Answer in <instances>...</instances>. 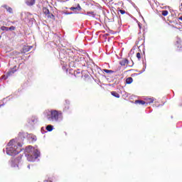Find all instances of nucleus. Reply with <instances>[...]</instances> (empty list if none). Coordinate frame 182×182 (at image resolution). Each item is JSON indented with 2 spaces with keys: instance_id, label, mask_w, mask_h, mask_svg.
Returning <instances> with one entry per match:
<instances>
[{
  "instance_id": "1",
  "label": "nucleus",
  "mask_w": 182,
  "mask_h": 182,
  "mask_svg": "<svg viewBox=\"0 0 182 182\" xmlns=\"http://www.w3.org/2000/svg\"><path fill=\"white\" fill-rule=\"evenodd\" d=\"M22 144L16 141L15 139H11L7 144L6 154L9 156H16L19 154L22 150Z\"/></svg>"
},
{
  "instance_id": "2",
  "label": "nucleus",
  "mask_w": 182,
  "mask_h": 182,
  "mask_svg": "<svg viewBox=\"0 0 182 182\" xmlns=\"http://www.w3.org/2000/svg\"><path fill=\"white\" fill-rule=\"evenodd\" d=\"M26 153H29V154L27 156V160L28 161H35L38 157H39V155L41 154V152L38 149H36L32 146H28L26 148Z\"/></svg>"
},
{
  "instance_id": "3",
  "label": "nucleus",
  "mask_w": 182,
  "mask_h": 182,
  "mask_svg": "<svg viewBox=\"0 0 182 182\" xmlns=\"http://www.w3.org/2000/svg\"><path fill=\"white\" fill-rule=\"evenodd\" d=\"M60 117H62V112L58 110H51L50 114L47 115L49 122H58Z\"/></svg>"
},
{
  "instance_id": "4",
  "label": "nucleus",
  "mask_w": 182,
  "mask_h": 182,
  "mask_svg": "<svg viewBox=\"0 0 182 182\" xmlns=\"http://www.w3.org/2000/svg\"><path fill=\"white\" fill-rule=\"evenodd\" d=\"M43 12L46 15L47 18H50V19H55V16L49 11V9L46 7L43 8Z\"/></svg>"
},
{
  "instance_id": "5",
  "label": "nucleus",
  "mask_w": 182,
  "mask_h": 182,
  "mask_svg": "<svg viewBox=\"0 0 182 182\" xmlns=\"http://www.w3.org/2000/svg\"><path fill=\"white\" fill-rule=\"evenodd\" d=\"M123 1L124 0H112V4L120 6L119 9L124 8V4L123 3Z\"/></svg>"
},
{
  "instance_id": "6",
  "label": "nucleus",
  "mask_w": 182,
  "mask_h": 182,
  "mask_svg": "<svg viewBox=\"0 0 182 182\" xmlns=\"http://www.w3.org/2000/svg\"><path fill=\"white\" fill-rule=\"evenodd\" d=\"M121 66H129V60L124 58L119 61Z\"/></svg>"
},
{
  "instance_id": "7",
  "label": "nucleus",
  "mask_w": 182,
  "mask_h": 182,
  "mask_svg": "<svg viewBox=\"0 0 182 182\" xmlns=\"http://www.w3.org/2000/svg\"><path fill=\"white\" fill-rule=\"evenodd\" d=\"M70 9L74 12H80V11H82V7L80 6V4H78L76 7H70Z\"/></svg>"
},
{
  "instance_id": "8",
  "label": "nucleus",
  "mask_w": 182,
  "mask_h": 182,
  "mask_svg": "<svg viewBox=\"0 0 182 182\" xmlns=\"http://www.w3.org/2000/svg\"><path fill=\"white\" fill-rule=\"evenodd\" d=\"M16 72V65H15L13 68H11L8 73L7 76L5 79H6L9 76H11V75H14Z\"/></svg>"
},
{
  "instance_id": "9",
  "label": "nucleus",
  "mask_w": 182,
  "mask_h": 182,
  "mask_svg": "<svg viewBox=\"0 0 182 182\" xmlns=\"http://www.w3.org/2000/svg\"><path fill=\"white\" fill-rule=\"evenodd\" d=\"M31 49H32L31 46H26L23 48V53H26L27 52H29V50H31Z\"/></svg>"
},
{
  "instance_id": "10",
  "label": "nucleus",
  "mask_w": 182,
  "mask_h": 182,
  "mask_svg": "<svg viewBox=\"0 0 182 182\" xmlns=\"http://www.w3.org/2000/svg\"><path fill=\"white\" fill-rule=\"evenodd\" d=\"M74 75L75 77H83V75H82V73H80V70L75 71Z\"/></svg>"
},
{
  "instance_id": "11",
  "label": "nucleus",
  "mask_w": 182,
  "mask_h": 182,
  "mask_svg": "<svg viewBox=\"0 0 182 182\" xmlns=\"http://www.w3.org/2000/svg\"><path fill=\"white\" fill-rule=\"evenodd\" d=\"M26 4L29 6H32V5H35V0H26Z\"/></svg>"
},
{
  "instance_id": "12",
  "label": "nucleus",
  "mask_w": 182,
  "mask_h": 182,
  "mask_svg": "<svg viewBox=\"0 0 182 182\" xmlns=\"http://www.w3.org/2000/svg\"><path fill=\"white\" fill-rule=\"evenodd\" d=\"M3 7L5 8V9H6L7 12H9V14H13V10L12 8H11L10 6H7V5H4L3 6Z\"/></svg>"
},
{
  "instance_id": "13",
  "label": "nucleus",
  "mask_w": 182,
  "mask_h": 182,
  "mask_svg": "<svg viewBox=\"0 0 182 182\" xmlns=\"http://www.w3.org/2000/svg\"><path fill=\"white\" fill-rule=\"evenodd\" d=\"M176 51L177 52H182V46H181V44L178 43H176Z\"/></svg>"
},
{
  "instance_id": "14",
  "label": "nucleus",
  "mask_w": 182,
  "mask_h": 182,
  "mask_svg": "<svg viewBox=\"0 0 182 182\" xmlns=\"http://www.w3.org/2000/svg\"><path fill=\"white\" fill-rule=\"evenodd\" d=\"M112 96H114V97H117V99H119L120 97V95L117 93L116 91L111 92Z\"/></svg>"
},
{
  "instance_id": "15",
  "label": "nucleus",
  "mask_w": 182,
  "mask_h": 182,
  "mask_svg": "<svg viewBox=\"0 0 182 182\" xmlns=\"http://www.w3.org/2000/svg\"><path fill=\"white\" fill-rule=\"evenodd\" d=\"M131 83H133V77H129L127 78V80H126V84H127V85H131Z\"/></svg>"
},
{
  "instance_id": "16",
  "label": "nucleus",
  "mask_w": 182,
  "mask_h": 182,
  "mask_svg": "<svg viewBox=\"0 0 182 182\" xmlns=\"http://www.w3.org/2000/svg\"><path fill=\"white\" fill-rule=\"evenodd\" d=\"M46 129L48 132H52L53 130V126L48 125Z\"/></svg>"
},
{
  "instance_id": "17",
  "label": "nucleus",
  "mask_w": 182,
  "mask_h": 182,
  "mask_svg": "<svg viewBox=\"0 0 182 182\" xmlns=\"http://www.w3.org/2000/svg\"><path fill=\"white\" fill-rule=\"evenodd\" d=\"M135 103L136 104H137L138 103V105H144L145 103H146V102L145 101H143V100H136L135 101Z\"/></svg>"
},
{
  "instance_id": "18",
  "label": "nucleus",
  "mask_w": 182,
  "mask_h": 182,
  "mask_svg": "<svg viewBox=\"0 0 182 182\" xmlns=\"http://www.w3.org/2000/svg\"><path fill=\"white\" fill-rule=\"evenodd\" d=\"M161 14H162L163 16H167V15H168V11L164 10L161 11Z\"/></svg>"
},
{
  "instance_id": "19",
  "label": "nucleus",
  "mask_w": 182,
  "mask_h": 182,
  "mask_svg": "<svg viewBox=\"0 0 182 182\" xmlns=\"http://www.w3.org/2000/svg\"><path fill=\"white\" fill-rule=\"evenodd\" d=\"M87 15H88V16H95V12L88 11V12H87Z\"/></svg>"
},
{
  "instance_id": "20",
  "label": "nucleus",
  "mask_w": 182,
  "mask_h": 182,
  "mask_svg": "<svg viewBox=\"0 0 182 182\" xmlns=\"http://www.w3.org/2000/svg\"><path fill=\"white\" fill-rule=\"evenodd\" d=\"M1 31H9V28L5 26H3L1 27Z\"/></svg>"
},
{
  "instance_id": "21",
  "label": "nucleus",
  "mask_w": 182,
  "mask_h": 182,
  "mask_svg": "<svg viewBox=\"0 0 182 182\" xmlns=\"http://www.w3.org/2000/svg\"><path fill=\"white\" fill-rule=\"evenodd\" d=\"M136 58L139 60H140L141 59V53H136Z\"/></svg>"
},
{
  "instance_id": "22",
  "label": "nucleus",
  "mask_w": 182,
  "mask_h": 182,
  "mask_svg": "<svg viewBox=\"0 0 182 182\" xmlns=\"http://www.w3.org/2000/svg\"><path fill=\"white\" fill-rule=\"evenodd\" d=\"M104 72H105V73H113V70H104Z\"/></svg>"
},
{
  "instance_id": "23",
  "label": "nucleus",
  "mask_w": 182,
  "mask_h": 182,
  "mask_svg": "<svg viewBox=\"0 0 182 182\" xmlns=\"http://www.w3.org/2000/svg\"><path fill=\"white\" fill-rule=\"evenodd\" d=\"M119 12H120V14H121V15H124V14H126V11L122 10V9H120V10H119Z\"/></svg>"
},
{
  "instance_id": "24",
  "label": "nucleus",
  "mask_w": 182,
  "mask_h": 182,
  "mask_svg": "<svg viewBox=\"0 0 182 182\" xmlns=\"http://www.w3.org/2000/svg\"><path fill=\"white\" fill-rule=\"evenodd\" d=\"M16 28L14 26H11L10 28H9V31H15Z\"/></svg>"
},
{
  "instance_id": "25",
  "label": "nucleus",
  "mask_w": 182,
  "mask_h": 182,
  "mask_svg": "<svg viewBox=\"0 0 182 182\" xmlns=\"http://www.w3.org/2000/svg\"><path fill=\"white\" fill-rule=\"evenodd\" d=\"M153 102H154V100L153 98H149L148 100V103H153Z\"/></svg>"
},
{
  "instance_id": "26",
  "label": "nucleus",
  "mask_w": 182,
  "mask_h": 182,
  "mask_svg": "<svg viewBox=\"0 0 182 182\" xmlns=\"http://www.w3.org/2000/svg\"><path fill=\"white\" fill-rule=\"evenodd\" d=\"M178 19H179V21H182V16H180V17L178 18Z\"/></svg>"
},
{
  "instance_id": "27",
  "label": "nucleus",
  "mask_w": 182,
  "mask_h": 182,
  "mask_svg": "<svg viewBox=\"0 0 182 182\" xmlns=\"http://www.w3.org/2000/svg\"><path fill=\"white\" fill-rule=\"evenodd\" d=\"M85 77H89V75H85Z\"/></svg>"
},
{
  "instance_id": "28",
  "label": "nucleus",
  "mask_w": 182,
  "mask_h": 182,
  "mask_svg": "<svg viewBox=\"0 0 182 182\" xmlns=\"http://www.w3.org/2000/svg\"><path fill=\"white\" fill-rule=\"evenodd\" d=\"M28 168H31V165H28Z\"/></svg>"
},
{
  "instance_id": "29",
  "label": "nucleus",
  "mask_w": 182,
  "mask_h": 182,
  "mask_svg": "<svg viewBox=\"0 0 182 182\" xmlns=\"http://www.w3.org/2000/svg\"><path fill=\"white\" fill-rule=\"evenodd\" d=\"M66 14H67V15H70V14H72V13H70V14L66 13Z\"/></svg>"
},
{
  "instance_id": "30",
  "label": "nucleus",
  "mask_w": 182,
  "mask_h": 182,
  "mask_svg": "<svg viewBox=\"0 0 182 182\" xmlns=\"http://www.w3.org/2000/svg\"><path fill=\"white\" fill-rule=\"evenodd\" d=\"M65 136H67V135H68V133L65 132Z\"/></svg>"
},
{
  "instance_id": "31",
  "label": "nucleus",
  "mask_w": 182,
  "mask_h": 182,
  "mask_svg": "<svg viewBox=\"0 0 182 182\" xmlns=\"http://www.w3.org/2000/svg\"><path fill=\"white\" fill-rule=\"evenodd\" d=\"M181 6H182V3H181Z\"/></svg>"
},
{
  "instance_id": "32",
  "label": "nucleus",
  "mask_w": 182,
  "mask_h": 182,
  "mask_svg": "<svg viewBox=\"0 0 182 182\" xmlns=\"http://www.w3.org/2000/svg\"><path fill=\"white\" fill-rule=\"evenodd\" d=\"M50 182H52V181H50Z\"/></svg>"
}]
</instances>
